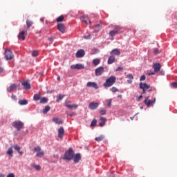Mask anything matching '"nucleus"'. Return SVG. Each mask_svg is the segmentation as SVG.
Masks as SVG:
<instances>
[{"label":"nucleus","instance_id":"nucleus-1","mask_svg":"<svg viewBox=\"0 0 177 177\" xmlns=\"http://www.w3.org/2000/svg\"><path fill=\"white\" fill-rule=\"evenodd\" d=\"M116 80L117 78L115 77V76L112 75L106 79L103 86H104V88H110V86H113V85L115 84Z\"/></svg>","mask_w":177,"mask_h":177},{"label":"nucleus","instance_id":"nucleus-2","mask_svg":"<svg viewBox=\"0 0 177 177\" xmlns=\"http://www.w3.org/2000/svg\"><path fill=\"white\" fill-rule=\"evenodd\" d=\"M74 150L73 148H69L68 151H66L64 153V160H66L67 161H71L73 158H74Z\"/></svg>","mask_w":177,"mask_h":177},{"label":"nucleus","instance_id":"nucleus-3","mask_svg":"<svg viewBox=\"0 0 177 177\" xmlns=\"http://www.w3.org/2000/svg\"><path fill=\"white\" fill-rule=\"evenodd\" d=\"M12 126L14 127V128H16V129L17 131H20L21 129H23V127H24V123H23V122L21 121H15L12 122Z\"/></svg>","mask_w":177,"mask_h":177},{"label":"nucleus","instance_id":"nucleus-4","mask_svg":"<svg viewBox=\"0 0 177 177\" xmlns=\"http://www.w3.org/2000/svg\"><path fill=\"white\" fill-rule=\"evenodd\" d=\"M120 30H121V27H120L118 26H115L114 27L113 30H112L109 32L110 37H114L115 35H117V34H118V32H120Z\"/></svg>","mask_w":177,"mask_h":177},{"label":"nucleus","instance_id":"nucleus-5","mask_svg":"<svg viewBox=\"0 0 177 177\" xmlns=\"http://www.w3.org/2000/svg\"><path fill=\"white\" fill-rule=\"evenodd\" d=\"M149 97H150V95L146 97L145 100L144 101L145 104H146L147 107H150L151 106H153V104L156 103V98H153V100H149Z\"/></svg>","mask_w":177,"mask_h":177},{"label":"nucleus","instance_id":"nucleus-6","mask_svg":"<svg viewBox=\"0 0 177 177\" xmlns=\"http://www.w3.org/2000/svg\"><path fill=\"white\" fill-rule=\"evenodd\" d=\"M65 107H67V109H69L70 110H73V109H77L78 107V105L77 104H71V101H66Z\"/></svg>","mask_w":177,"mask_h":177},{"label":"nucleus","instance_id":"nucleus-7","mask_svg":"<svg viewBox=\"0 0 177 177\" xmlns=\"http://www.w3.org/2000/svg\"><path fill=\"white\" fill-rule=\"evenodd\" d=\"M140 89H142V93L145 94L146 93V91H147V89H150V86L149 84H147V83H140Z\"/></svg>","mask_w":177,"mask_h":177},{"label":"nucleus","instance_id":"nucleus-8","mask_svg":"<svg viewBox=\"0 0 177 177\" xmlns=\"http://www.w3.org/2000/svg\"><path fill=\"white\" fill-rule=\"evenodd\" d=\"M5 57L6 60H12V59H13V53H12V51H10V50H6Z\"/></svg>","mask_w":177,"mask_h":177},{"label":"nucleus","instance_id":"nucleus-9","mask_svg":"<svg viewBox=\"0 0 177 177\" xmlns=\"http://www.w3.org/2000/svg\"><path fill=\"white\" fill-rule=\"evenodd\" d=\"M104 73V67L103 66H100L95 69V75L96 77H99L102 75Z\"/></svg>","mask_w":177,"mask_h":177},{"label":"nucleus","instance_id":"nucleus-10","mask_svg":"<svg viewBox=\"0 0 177 177\" xmlns=\"http://www.w3.org/2000/svg\"><path fill=\"white\" fill-rule=\"evenodd\" d=\"M87 88H94V89H99V86H97V84L94 82H88L86 84Z\"/></svg>","mask_w":177,"mask_h":177},{"label":"nucleus","instance_id":"nucleus-11","mask_svg":"<svg viewBox=\"0 0 177 177\" xmlns=\"http://www.w3.org/2000/svg\"><path fill=\"white\" fill-rule=\"evenodd\" d=\"M71 68L73 70H84V68H85V66H84L83 64H77L75 65H72Z\"/></svg>","mask_w":177,"mask_h":177},{"label":"nucleus","instance_id":"nucleus-12","mask_svg":"<svg viewBox=\"0 0 177 177\" xmlns=\"http://www.w3.org/2000/svg\"><path fill=\"white\" fill-rule=\"evenodd\" d=\"M99 107V103L98 102H91L88 105V109L90 110H96Z\"/></svg>","mask_w":177,"mask_h":177},{"label":"nucleus","instance_id":"nucleus-13","mask_svg":"<svg viewBox=\"0 0 177 177\" xmlns=\"http://www.w3.org/2000/svg\"><path fill=\"white\" fill-rule=\"evenodd\" d=\"M153 68L154 69V73H160V71L161 70V64L155 63L153 65Z\"/></svg>","mask_w":177,"mask_h":177},{"label":"nucleus","instance_id":"nucleus-14","mask_svg":"<svg viewBox=\"0 0 177 177\" xmlns=\"http://www.w3.org/2000/svg\"><path fill=\"white\" fill-rule=\"evenodd\" d=\"M57 29L59 30V31H60V32H62V34H64L66 31V26L63 24H58Z\"/></svg>","mask_w":177,"mask_h":177},{"label":"nucleus","instance_id":"nucleus-15","mask_svg":"<svg viewBox=\"0 0 177 177\" xmlns=\"http://www.w3.org/2000/svg\"><path fill=\"white\" fill-rule=\"evenodd\" d=\"M80 19L83 23H85L86 24H91V20H89V18L86 15H83Z\"/></svg>","mask_w":177,"mask_h":177},{"label":"nucleus","instance_id":"nucleus-16","mask_svg":"<svg viewBox=\"0 0 177 177\" xmlns=\"http://www.w3.org/2000/svg\"><path fill=\"white\" fill-rule=\"evenodd\" d=\"M63 136H64V128H63V127H61L58 129V138H60V139H63Z\"/></svg>","mask_w":177,"mask_h":177},{"label":"nucleus","instance_id":"nucleus-17","mask_svg":"<svg viewBox=\"0 0 177 177\" xmlns=\"http://www.w3.org/2000/svg\"><path fill=\"white\" fill-rule=\"evenodd\" d=\"M84 56H85V51L82 49L77 50L76 53V57H84Z\"/></svg>","mask_w":177,"mask_h":177},{"label":"nucleus","instance_id":"nucleus-18","mask_svg":"<svg viewBox=\"0 0 177 177\" xmlns=\"http://www.w3.org/2000/svg\"><path fill=\"white\" fill-rule=\"evenodd\" d=\"M26 32H27V30L20 32L18 35V39H21L22 41H24L26 39V36L24 35Z\"/></svg>","mask_w":177,"mask_h":177},{"label":"nucleus","instance_id":"nucleus-19","mask_svg":"<svg viewBox=\"0 0 177 177\" xmlns=\"http://www.w3.org/2000/svg\"><path fill=\"white\" fill-rule=\"evenodd\" d=\"M22 86H24V89H31V84L27 81H24L21 82Z\"/></svg>","mask_w":177,"mask_h":177},{"label":"nucleus","instance_id":"nucleus-20","mask_svg":"<svg viewBox=\"0 0 177 177\" xmlns=\"http://www.w3.org/2000/svg\"><path fill=\"white\" fill-rule=\"evenodd\" d=\"M16 89H17V85L14 84L7 88V91L10 93L12 92V91H16Z\"/></svg>","mask_w":177,"mask_h":177},{"label":"nucleus","instance_id":"nucleus-21","mask_svg":"<svg viewBox=\"0 0 177 177\" xmlns=\"http://www.w3.org/2000/svg\"><path fill=\"white\" fill-rule=\"evenodd\" d=\"M81 160V154L76 153L73 157V161L74 162H80V160Z\"/></svg>","mask_w":177,"mask_h":177},{"label":"nucleus","instance_id":"nucleus-22","mask_svg":"<svg viewBox=\"0 0 177 177\" xmlns=\"http://www.w3.org/2000/svg\"><path fill=\"white\" fill-rule=\"evenodd\" d=\"M111 55H115V56H120V55H121V53L118 48H115L112 50V51L111 52Z\"/></svg>","mask_w":177,"mask_h":177},{"label":"nucleus","instance_id":"nucleus-23","mask_svg":"<svg viewBox=\"0 0 177 177\" xmlns=\"http://www.w3.org/2000/svg\"><path fill=\"white\" fill-rule=\"evenodd\" d=\"M115 62V57L114 55H111L108 59V64H113Z\"/></svg>","mask_w":177,"mask_h":177},{"label":"nucleus","instance_id":"nucleus-24","mask_svg":"<svg viewBox=\"0 0 177 177\" xmlns=\"http://www.w3.org/2000/svg\"><path fill=\"white\" fill-rule=\"evenodd\" d=\"M18 103L20 106H26V104H28V101L27 100H19Z\"/></svg>","mask_w":177,"mask_h":177},{"label":"nucleus","instance_id":"nucleus-25","mask_svg":"<svg viewBox=\"0 0 177 177\" xmlns=\"http://www.w3.org/2000/svg\"><path fill=\"white\" fill-rule=\"evenodd\" d=\"M100 120V127H104V125H106V119L105 118L101 117Z\"/></svg>","mask_w":177,"mask_h":177},{"label":"nucleus","instance_id":"nucleus-26","mask_svg":"<svg viewBox=\"0 0 177 177\" xmlns=\"http://www.w3.org/2000/svg\"><path fill=\"white\" fill-rule=\"evenodd\" d=\"M53 122H55L56 124H58L59 125L63 124V120H62L61 119H59L57 118H53Z\"/></svg>","mask_w":177,"mask_h":177},{"label":"nucleus","instance_id":"nucleus-27","mask_svg":"<svg viewBox=\"0 0 177 177\" xmlns=\"http://www.w3.org/2000/svg\"><path fill=\"white\" fill-rule=\"evenodd\" d=\"M127 78H128V80H127L128 84H132V80H133V75L132 74H129L127 75Z\"/></svg>","mask_w":177,"mask_h":177},{"label":"nucleus","instance_id":"nucleus-28","mask_svg":"<svg viewBox=\"0 0 177 177\" xmlns=\"http://www.w3.org/2000/svg\"><path fill=\"white\" fill-rule=\"evenodd\" d=\"M104 139V136L101 135L99 137L95 138V142H102Z\"/></svg>","mask_w":177,"mask_h":177},{"label":"nucleus","instance_id":"nucleus-29","mask_svg":"<svg viewBox=\"0 0 177 177\" xmlns=\"http://www.w3.org/2000/svg\"><path fill=\"white\" fill-rule=\"evenodd\" d=\"M64 97V95L59 94V95H57L56 102H60V100H63Z\"/></svg>","mask_w":177,"mask_h":177},{"label":"nucleus","instance_id":"nucleus-30","mask_svg":"<svg viewBox=\"0 0 177 177\" xmlns=\"http://www.w3.org/2000/svg\"><path fill=\"white\" fill-rule=\"evenodd\" d=\"M33 100L36 102L41 100V94H35L33 97Z\"/></svg>","mask_w":177,"mask_h":177},{"label":"nucleus","instance_id":"nucleus-31","mask_svg":"<svg viewBox=\"0 0 177 177\" xmlns=\"http://www.w3.org/2000/svg\"><path fill=\"white\" fill-rule=\"evenodd\" d=\"M50 111V106H46L45 109H43L42 113L43 114H46L48 111Z\"/></svg>","mask_w":177,"mask_h":177},{"label":"nucleus","instance_id":"nucleus-32","mask_svg":"<svg viewBox=\"0 0 177 177\" xmlns=\"http://www.w3.org/2000/svg\"><path fill=\"white\" fill-rule=\"evenodd\" d=\"M32 24H34V22H32V21L28 19L26 20V26L28 28H30V27H31Z\"/></svg>","mask_w":177,"mask_h":177},{"label":"nucleus","instance_id":"nucleus-33","mask_svg":"<svg viewBox=\"0 0 177 177\" xmlns=\"http://www.w3.org/2000/svg\"><path fill=\"white\" fill-rule=\"evenodd\" d=\"M63 20H64V16L61 15L57 18L56 21L57 23H62V21H63Z\"/></svg>","mask_w":177,"mask_h":177},{"label":"nucleus","instance_id":"nucleus-34","mask_svg":"<svg viewBox=\"0 0 177 177\" xmlns=\"http://www.w3.org/2000/svg\"><path fill=\"white\" fill-rule=\"evenodd\" d=\"M100 63V59H94L93 60V64H94V66H97Z\"/></svg>","mask_w":177,"mask_h":177},{"label":"nucleus","instance_id":"nucleus-35","mask_svg":"<svg viewBox=\"0 0 177 177\" xmlns=\"http://www.w3.org/2000/svg\"><path fill=\"white\" fill-rule=\"evenodd\" d=\"M33 168H35L37 171H41V166L39 165H35V164H32L31 165Z\"/></svg>","mask_w":177,"mask_h":177},{"label":"nucleus","instance_id":"nucleus-36","mask_svg":"<svg viewBox=\"0 0 177 177\" xmlns=\"http://www.w3.org/2000/svg\"><path fill=\"white\" fill-rule=\"evenodd\" d=\"M45 155V152L44 151H40L39 152H37L36 154L37 157H43V156Z\"/></svg>","mask_w":177,"mask_h":177},{"label":"nucleus","instance_id":"nucleus-37","mask_svg":"<svg viewBox=\"0 0 177 177\" xmlns=\"http://www.w3.org/2000/svg\"><path fill=\"white\" fill-rule=\"evenodd\" d=\"M7 154L8 156H11V157H12L13 156V149L9 148L8 150L7 151Z\"/></svg>","mask_w":177,"mask_h":177},{"label":"nucleus","instance_id":"nucleus-38","mask_svg":"<svg viewBox=\"0 0 177 177\" xmlns=\"http://www.w3.org/2000/svg\"><path fill=\"white\" fill-rule=\"evenodd\" d=\"M40 103L43 104H45V103H48V98L46 97H42L41 100H40Z\"/></svg>","mask_w":177,"mask_h":177},{"label":"nucleus","instance_id":"nucleus-39","mask_svg":"<svg viewBox=\"0 0 177 177\" xmlns=\"http://www.w3.org/2000/svg\"><path fill=\"white\" fill-rule=\"evenodd\" d=\"M106 109H103V108H101V109H100V113L101 114V115H106Z\"/></svg>","mask_w":177,"mask_h":177},{"label":"nucleus","instance_id":"nucleus-40","mask_svg":"<svg viewBox=\"0 0 177 177\" xmlns=\"http://www.w3.org/2000/svg\"><path fill=\"white\" fill-rule=\"evenodd\" d=\"M111 92H113V93H115V92H120V90L118 88H117V87H112L111 88Z\"/></svg>","mask_w":177,"mask_h":177},{"label":"nucleus","instance_id":"nucleus-41","mask_svg":"<svg viewBox=\"0 0 177 177\" xmlns=\"http://www.w3.org/2000/svg\"><path fill=\"white\" fill-rule=\"evenodd\" d=\"M106 102H107L108 107H111V102H113L112 99L106 100Z\"/></svg>","mask_w":177,"mask_h":177},{"label":"nucleus","instance_id":"nucleus-42","mask_svg":"<svg viewBox=\"0 0 177 177\" xmlns=\"http://www.w3.org/2000/svg\"><path fill=\"white\" fill-rule=\"evenodd\" d=\"M34 151L37 153H39V151H41V147H39V146L35 147L34 148Z\"/></svg>","mask_w":177,"mask_h":177},{"label":"nucleus","instance_id":"nucleus-43","mask_svg":"<svg viewBox=\"0 0 177 177\" xmlns=\"http://www.w3.org/2000/svg\"><path fill=\"white\" fill-rule=\"evenodd\" d=\"M96 124H97V121L96 120H93L91 122V127H96Z\"/></svg>","mask_w":177,"mask_h":177},{"label":"nucleus","instance_id":"nucleus-44","mask_svg":"<svg viewBox=\"0 0 177 177\" xmlns=\"http://www.w3.org/2000/svg\"><path fill=\"white\" fill-rule=\"evenodd\" d=\"M32 55L33 56V57H37V56H38V51L34 50L32 53Z\"/></svg>","mask_w":177,"mask_h":177},{"label":"nucleus","instance_id":"nucleus-45","mask_svg":"<svg viewBox=\"0 0 177 177\" xmlns=\"http://www.w3.org/2000/svg\"><path fill=\"white\" fill-rule=\"evenodd\" d=\"M15 150H17V151H20V149H21L20 147L17 146V145H15L13 147Z\"/></svg>","mask_w":177,"mask_h":177},{"label":"nucleus","instance_id":"nucleus-46","mask_svg":"<svg viewBox=\"0 0 177 177\" xmlns=\"http://www.w3.org/2000/svg\"><path fill=\"white\" fill-rule=\"evenodd\" d=\"M171 85L172 88H177V82H173V83H171Z\"/></svg>","mask_w":177,"mask_h":177},{"label":"nucleus","instance_id":"nucleus-47","mask_svg":"<svg viewBox=\"0 0 177 177\" xmlns=\"http://www.w3.org/2000/svg\"><path fill=\"white\" fill-rule=\"evenodd\" d=\"M122 70H124V68L119 66L117 68V69L115 70V71H122Z\"/></svg>","mask_w":177,"mask_h":177},{"label":"nucleus","instance_id":"nucleus-48","mask_svg":"<svg viewBox=\"0 0 177 177\" xmlns=\"http://www.w3.org/2000/svg\"><path fill=\"white\" fill-rule=\"evenodd\" d=\"M11 98L12 99V100H17V97L14 94L11 95Z\"/></svg>","mask_w":177,"mask_h":177},{"label":"nucleus","instance_id":"nucleus-49","mask_svg":"<svg viewBox=\"0 0 177 177\" xmlns=\"http://www.w3.org/2000/svg\"><path fill=\"white\" fill-rule=\"evenodd\" d=\"M95 28H96L97 30H100V28H102V25H100V24L96 25V26H95Z\"/></svg>","mask_w":177,"mask_h":177},{"label":"nucleus","instance_id":"nucleus-50","mask_svg":"<svg viewBox=\"0 0 177 177\" xmlns=\"http://www.w3.org/2000/svg\"><path fill=\"white\" fill-rule=\"evenodd\" d=\"M146 80V76L145 75H142L140 77V81H145Z\"/></svg>","mask_w":177,"mask_h":177},{"label":"nucleus","instance_id":"nucleus-51","mask_svg":"<svg viewBox=\"0 0 177 177\" xmlns=\"http://www.w3.org/2000/svg\"><path fill=\"white\" fill-rule=\"evenodd\" d=\"M153 53H155V55L158 54V48H154Z\"/></svg>","mask_w":177,"mask_h":177},{"label":"nucleus","instance_id":"nucleus-52","mask_svg":"<svg viewBox=\"0 0 177 177\" xmlns=\"http://www.w3.org/2000/svg\"><path fill=\"white\" fill-rule=\"evenodd\" d=\"M53 39H55V37H49L48 38V41L50 42V44H52V42H53Z\"/></svg>","mask_w":177,"mask_h":177},{"label":"nucleus","instance_id":"nucleus-53","mask_svg":"<svg viewBox=\"0 0 177 177\" xmlns=\"http://www.w3.org/2000/svg\"><path fill=\"white\" fill-rule=\"evenodd\" d=\"M7 177H15V174L12 173L9 174Z\"/></svg>","mask_w":177,"mask_h":177},{"label":"nucleus","instance_id":"nucleus-54","mask_svg":"<svg viewBox=\"0 0 177 177\" xmlns=\"http://www.w3.org/2000/svg\"><path fill=\"white\" fill-rule=\"evenodd\" d=\"M156 74V72H149L148 75H154Z\"/></svg>","mask_w":177,"mask_h":177},{"label":"nucleus","instance_id":"nucleus-55","mask_svg":"<svg viewBox=\"0 0 177 177\" xmlns=\"http://www.w3.org/2000/svg\"><path fill=\"white\" fill-rule=\"evenodd\" d=\"M18 153H19V154H20L21 156L24 154V152L21 151H19Z\"/></svg>","mask_w":177,"mask_h":177},{"label":"nucleus","instance_id":"nucleus-56","mask_svg":"<svg viewBox=\"0 0 177 177\" xmlns=\"http://www.w3.org/2000/svg\"><path fill=\"white\" fill-rule=\"evenodd\" d=\"M84 38H86V39H89L91 38V36L90 35L85 36Z\"/></svg>","mask_w":177,"mask_h":177},{"label":"nucleus","instance_id":"nucleus-57","mask_svg":"<svg viewBox=\"0 0 177 177\" xmlns=\"http://www.w3.org/2000/svg\"><path fill=\"white\" fill-rule=\"evenodd\" d=\"M0 73H3V68L0 67Z\"/></svg>","mask_w":177,"mask_h":177},{"label":"nucleus","instance_id":"nucleus-58","mask_svg":"<svg viewBox=\"0 0 177 177\" xmlns=\"http://www.w3.org/2000/svg\"><path fill=\"white\" fill-rule=\"evenodd\" d=\"M143 98V96L142 95H140L139 97H138V100H140V99H142Z\"/></svg>","mask_w":177,"mask_h":177},{"label":"nucleus","instance_id":"nucleus-59","mask_svg":"<svg viewBox=\"0 0 177 177\" xmlns=\"http://www.w3.org/2000/svg\"><path fill=\"white\" fill-rule=\"evenodd\" d=\"M73 115H74V113H69L70 117H73Z\"/></svg>","mask_w":177,"mask_h":177},{"label":"nucleus","instance_id":"nucleus-60","mask_svg":"<svg viewBox=\"0 0 177 177\" xmlns=\"http://www.w3.org/2000/svg\"><path fill=\"white\" fill-rule=\"evenodd\" d=\"M118 97H120L121 99V97H122V95H118Z\"/></svg>","mask_w":177,"mask_h":177},{"label":"nucleus","instance_id":"nucleus-61","mask_svg":"<svg viewBox=\"0 0 177 177\" xmlns=\"http://www.w3.org/2000/svg\"><path fill=\"white\" fill-rule=\"evenodd\" d=\"M134 118H135V116H133V117H131V118H130V119H131V120H133Z\"/></svg>","mask_w":177,"mask_h":177},{"label":"nucleus","instance_id":"nucleus-62","mask_svg":"<svg viewBox=\"0 0 177 177\" xmlns=\"http://www.w3.org/2000/svg\"><path fill=\"white\" fill-rule=\"evenodd\" d=\"M0 177H5V175H3V174H0Z\"/></svg>","mask_w":177,"mask_h":177},{"label":"nucleus","instance_id":"nucleus-63","mask_svg":"<svg viewBox=\"0 0 177 177\" xmlns=\"http://www.w3.org/2000/svg\"><path fill=\"white\" fill-rule=\"evenodd\" d=\"M57 80H58V81H60V76H58V77H57Z\"/></svg>","mask_w":177,"mask_h":177},{"label":"nucleus","instance_id":"nucleus-64","mask_svg":"<svg viewBox=\"0 0 177 177\" xmlns=\"http://www.w3.org/2000/svg\"><path fill=\"white\" fill-rule=\"evenodd\" d=\"M160 74L162 75H164V72H160Z\"/></svg>","mask_w":177,"mask_h":177}]
</instances>
